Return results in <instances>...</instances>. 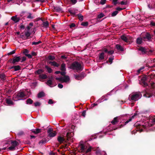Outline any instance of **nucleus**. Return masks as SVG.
Masks as SVG:
<instances>
[{
	"mask_svg": "<svg viewBox=\"0 0 155 155\" xmlns=\"http://www.w3.org/2000/svg\"><path fill=\"white\" fill-rule=\"evenodd\" d=\"M65 65L64 64H62L61 66V70L62 71L61 72V74L62 76L60 77H57L56 78V80L58 81L61 82H68L70 80L69 77L68 76H65Z\"/></svg>",
	"mask_w": 155,
	"mask_h": 155,
	"instance_id": "1",
	"label": "nucleus"
},
{
	"mask_svg": "<svg viewBox=\"0 0 155 155\" xmlns=\"http://www.w3.org/2000/svg\"><path fill=\"white\" fill-rule=\"evenodd\" d=\"M70 68L74 70L81 71L82 70V65L79 62H75L71 65Z\"/></svg>",
	"mask_w": 155,
	"mask_h": 155,
	"instance_id": "2",
	"label": "nucleus"
},
{
	"mask_svg": "<svg viewBox=\"0 0 155 155\" xmlns=\"http://www.w3.org/2000/svg\"><path fill=\"white\" fill-rule=\"evenodd\" d=\"M142 96V94L140 92H136L133 93L130 96L131 101L134 102L137 101Z\"/></svg>",
	"mask_w": 155,
	"mask_h": 155,
	"instance_id": "3",
	"label": "nucleus"
},
{
	"mask_svg": "<svg viewBox=\"0 0 155 155\" xmlns=\"http://www.w3.org/2000/svg\"><path fill=\"white\" fill-rule=\"evenodd\" d=\"M102 51L103 52L100 54L99 55V59L100 60H102L104 59V54L105 53H107L108 54H113L114 51L113 50H110V51H108V49L106 48H104L102 49Z\"/></svg>",
	"mask_w": 155,
	"mask_h": 155,
	"instance_id": "4",
	"label": "nucleus"
},
{
	"mask_svg": "<svg viewBox=\"0 0 155 155\" xmlns=\"http://www.w3.org/2000/svg\"><path fill=\"white\" fill-rule=\"evenodd\" d=\"M153 88H148L146 89L145 93L144 94V96L146 97L149 98L151 97L153 95L152 92Z\"/></svg>",
	"mask_w": 155,
	"mask_h": 155,
	"instance_id": "5",
	"label": "nucleus"
},
{
	"mask_svg": "<svg viewBox=\"0 0 155 155\" xmlns=\"http://www.w3.org/2000/svg\"><path fill=\"white\" fill-rule=\"evenodd\" d=\"M48 137H53L55 136L56 134V133L55 131H53V130L51 128H49L48 130Z\"/></svg>",
	"mask_w": 155,
	"mask_h": 155,
	"instance_id": "6",
	"label": "nucleus"
},
{
	"mask_svg": "<svg viewBox=\"0 0 155 155\" xmlns=\"http://www.w3.org/2000/svg\"><path fill=\"white\" fill-rule=\"evenodd\" d=\"M57 140L60 144L63 143L64 142L65 143L67 142L66 140V138H64L61 136H58V137Z\"/></svg>",
	"mask_w": 155,
	"mask_h": 155,
	"instance_id": "7",
	"label": "nucleus"
},
{
	"mask_svg": "<svg viewBox=\"0 0 155 155\" xmlns=\"http://www.w3.org/2000/svg\"><path fill=\"white\" fill-rule=\"evenodd\" d=\"M79 145L80 148V152L83 153H85V149L86 148L84 145L83 143H80L79 144Z\"/></svg>",
	"mask_w": 155,
	"mask_h": 155,
	"instance_id": "8",
	"label": "nucleus"
},
{
	"mask_svg": "<svg viewBox=\"0 0 155 155\" xmlns=\"http://www.w3.org/2000/svg\"><path fill=\"white\" fill-rule=\"evenodd\" d=\"M31 28V27L30 26H28L25 29L26 31L25 32V35L27 37H29L30 35V33L29 32L30 29Z\"/></svg>",
	"mask_w": 155,
	"mask_h": 155,
	"instance_id": "9",
	"label": "nucleus"
},
{
	"mask_svg": "<svg viewBox=\"0 0 155 155\" xmlns=\"http://www.w3.org/2000/svg\"><path fill=\"white\" fill-rule=\"evenodd\" d=\"M137 115V113H134V114L133 116H132V117H130V118L128 120H127L125 122L124 125H126L129 122L131 121L134 118V117Z\"/></svg>",
	"mask_w": 155,
	"mask_h": 155,
	"instance_id": "10",
	"label": "nucleus"
},
{
	"mask_svg": "<svg viewBox=\"0 0 155 155\" xmlns=\"http://www.w3.org/2000/svg\"><path fill=\"white\" fill-rule=\"evenodd\" d=\"M25 95L23 92H20L17 93V97L18 98H22L25 96Z\"/></svg>",
	"mask_w": 155,
	"mask_h": 155,
	"instance_id": "11",
	"label": "nucleus"
},
{
	"mask_svg": "<svg viewBox=\"0 0 155 155\" xmlns=\"http://www.w3.org/2000/svg\"><path fill=\"white\" fill-rule=\"evenodd\" d=\"M71 134V133L70 132H68L67 133L65 137L67 141H69V140L71 139V137L72 136V134Z\"/></svg>",
	"mask_w": 155,
	"mask_h": 155,
	"instance_id": "12",
	"label": "nucleus"
},
{
	"mask_svg": "<svg viewBox=\"0 0 155 155\" xmlns=\"http://www.w3.org/2000/svg\"><path fill=\"white\" fill-rule=\"evenodd\" d=\"M151 38L150 35L148 33H146L145 35V36L143 38V40L144 41L149 40Z\"/></svg>",
	"mask_w": 155,
	"mask_h": 155,
	"instance_id": "13",
	"label": "nucleus"
},
{
	"mask_svg": "<svg viewBox=\"0 0 155 155\" xmlns=\"http://www.w3.org/2000/svg\"><path fill=\"white\" fill-rule=\"evenodd\" d=\"M48 64H51V65L55 67H58L59 65V64L55 61H48Z\"/></svg>",
	"mask_w": 155,
	"mask_h": 155,
	"instance_id": "14",
	"label": "nucleus"
},
{
	"mask_svg": "<svg viewBox=\"0 0 155 155\" xmlns=\"http://www.w3.org/2000/svg\"><path fill=\"white\" fill-rule=\"evenodd\" d=\"M39 78L40 80L41 81L42 80L46 79L47 78V76L45 74H41L39 75Z\"/></svg>",
	"mask_w": 155,
	"mask_h": 155,
	"instance_id": "15",
	"label": "nucleus"
},
{
	"mask_svg": "<svg viewBox=\"0 0 155 155\" xmlns=\"http://www.w3.org/2000/svg\"><path fill=\"white\" fill-rule=\"evenodd\" d=\"M45 93L42 91L39 92L37 95V97L38 98H42L45 96Z\"/></svg>",
	"mask_w": 155,
	"mask_h": 155,
	"instance_id": "16",
	"label": "nucleus"
},
{
	"mask_svg": "<svg viewBox=\"0 0 155 155\" xmlns=\"http://www.w3.org/2000/svg\"><path fill=\"white\" fill-rule=\"evenodd\" d=\"M20 57H16L13 58L12 63H14L16 62H18L20 60Z\"/></svg>",
	"mask_w": 155,
	"mask_h": 155,
	"instance_id": "17",
	"label": "nucleus"
},
{
	"mask_svg": "<svg viewBox=\"0 0 155 155\" xmlns=\"http://www.w3.org/2000/svg\"><path fill=\"white\" fill-rule=\"evenodd\" d=\"M35 134H37L41 132V130L39 128H36L32 131Z\"/></svg>",
	"mask_w": 155,
	"mask_h": 155,
	"instance_id": "18",
	"label": "nucleus"
},
{
	"mask_svg": "<svg viewBox=\"0 0 155 155\" xmlns=\"http://www.w3.org/2000/svg\"><path fill=\"white\" fill-rule=\"evenodd\" d=\"M118 122V117H114L113 120L111 121V123L114 125H115Z\"/></svg>",
	"mask_w": 155,
	"mask_h": 155,
	"instance_id": "19",
	"label": "nucleus"
},
{
	"mask_svg": "<svg viewBox=\"0 0 155 155\" xmlns=\"http://www.w3.org/2000/svg\"><path fill=\"white\" fill-rule=\"evenodd\" d=\"M48 141L45 138H44L42 139L39 142V144H44L46 143Z\"/></svg>",
	"mask_w": 155,
	"mask_h": 155,
	"instance_id": "20",
	"label": "nucleus"
},
{
	"mask_svg": "<svg viewBox=\"0 0 155 155\" xmlns=\"http://www.w3.org/2000/svg\"><path fill=\"white\" fill-rule=\"evenodd\" d=\"M11 19L15 22H17L19 21V18L17 17L16 16L12 17Z\"/></svg>",
	"mask_w": 155,
	"mask_h": 155,
	"instance_id": "21",
	"label": "nucleus"
},
{
	"mask_svg": "<svg viewBox=\"0 0 155 155\" xmlns=\"http://www.w3.org/2000/svg\"><path fill=\"white\" fill-rule=\"evenodd\" d=\"M11 143L12 144V145L13 146L15 147L19 144L15 140L11 141Z\"/></svg>",
	"mask_w": 155,
	"mask_h": 155,
	"instance_id": "22",
	"label": "nucleus"
},
{
	"mask_svg": "<svg viewBox=\"0 0 155 155\" xmlns=\"http://www.w3.org/2000/svg\"><path fill=\"white\" fill-rule=\"evenodd\" d=\"M6 103L9 105H13L14 103L10 99H7L6 100Z\"/></svg>",
	"mask_w": 155,
	"mask_h": 155,
	"instance_id": "23",
	"label": "nucleus"
},
{
	"mask_svg": "<svg viewBox=\"0 0 155 155\" xmlns=\"http://www.w3.org/2000/svg\"><path fill=\"white\" fill-rule=\"evenodd\" d=\"M139 50L141 51L142 52L146 53L147 51V50L144 48L140 47L139 48Z\"/></svg>",
	"mask_w": 155,
	"mask_h": 155,
	"instance_id": "24",
	"label": "nucleus"
},
{
	"mask_svg": "<svg viewBox=\"0 0 155 155\" xmlns=\"http://www.w3.org/2000/svg\"><path fill=\"white\" fill-rule=\"evenodd\" d=\"M143 40V38L142 39L141 38H139L137 39V43L138 44H140L141 43L142 40Z\"/></svg>",
	"mask_w": 155,
	"mask_h": 155,
	"instance_id": "25",
	"label": "nucleus"
},
{
	"mask_svg": "<svg viewBox=\"0 0 155 155\" xmlns=\"http://www.w3.org/2000/svg\"><path fill=\"white\" fill-rule=\"evenodd\" d=\"M146 80V78L145 77H143L141 79V81L143 82V84L145 86H147V84L145 81V80Z\"/></svg>",
	"mask_w": 155,
	"mask_h": 155,
	"instance_id": "26",
	"label": "nucleus"
},
{
	"mask_svg": "<svg viewBox=\"0 0 155 155\" xmlns=\"http://www.w3.org/2000/svg\"><path fill=\"white\" fill-rule=\"evenodd\" d=\"M121 38L122 40H123L124 41L126 42H128V38L124 35H122L121 36Z\"/></svg>",
	"mask_w": 155,
	"mask_h": 155,
	"instance_id": "27",
	"label": "nucleus"
},
{
	"mask_svg": "<svg viewBox=\"0 0 155 155\" xmlns=\"http://www.w3.org/2000/svg\"><path fill=\"white\" fill-rule=\"evenodd\" d=\"M116 48L117 49L120 51H123V48L122 47L119 45H116Z\"/></svg>",
	"mask_w": 155,
	"mask_h": 155,
	"instance_id": "28",
	"label": "nucleus"
},
{
	"mask_svg": "<svg viewBox=\"0 0 155 155\" xmlns=\"http://www.w3.org/2000/svg\"><path fill=\"white\" fill-rule=\"evenodd\" d=\"M26 102L28 104H31L33 103V101L31 99L28 98L26 100Z\"/></svg>",
	"mask_w": 155,
	"mask_h": 155,
	"instance_id": "29",
	"label": "nucleus"
},
{
	"mask_svg": "<svg viewBox=\"0 0 155 155\" xmlns=\"http://www.w3.org/2000/svg\"><path fill=\"white\" fill-rule=\"evenodd\" d=\"M45 68L47 69V71L49 73H51L52 72V69L48 66H45Z\"/></svg>",
	"mask_w": 155,
	"mask_h": 155,
	"instance_id": "30",
	"label": "nucleus"
},
{
	"mask_svg": "<svg viewBox=\"0 0 155 155\" xmlns=\"http://www.w3.org/2000/svg\"><path fill=\"white\" fill-rule=\"evenodd\" d=\"M93 149V148L92 147L90 146L89 147V148L87 149L85 151V154H87L89 152L91 151L92 149Z\"/></svg>",
	"mask_w": 155,
	"mask_h": 155,
	"instance_id": "31",
	"label": "nucleus"
},
{
	"mask_svg": "<svg viewBox=\"0 0 155 155\" xmlns=\"http://www.w3.org/2000/svg\"><path fill=\"white\" fill-rule=\"evenodd\" d=\"M135 124V127H138L139 128H141L142 127L143 128H146V126L144 125H141L140 124Z\"/></svg>",
	"mask_w": 155,
	"mask_h": 155,
	"instance_id": "32",
	"label": "nucleus"
},
{
	"mask_svg": "<svg viewBox=\"0 0 155 155\" xmlns=\"http://www.w3.org/2000/svg\"><path fill=\"white\" fill-rule=\"evenodd\" d=\"M44 72V71L42 70L39 69L37 71H36L35 72V73L36 74H41V73L43 72Z\"/></svg>",
	"mask_w": 155,
	"mask_h": 155,
	"instance_id": "33",
	"label": "nucleus"
},
{
	"mask_svg": "<svg viewBox=\"0 0 155 155\" xmlns=\"http://www.w3.org/2000/svg\"><path fill=\"white\" fill-rule=\"evenodd\" d=\"M28 18L30 19H32L34 18L33 16L32 15V14L30 13H28L27 15V17Z\"/></svg>",
	"mask_w": 155,
	"mask_h": 155,
	"instance_id": "34",
	"label": "nucleus"
},
{
	"mask_svg": "<svg viewBox=\"0 0 155 155\" xmlns=\"http://www.w3.org/2000/svg\"><path fill=\"white\" fill-rule=\"evenodd\" d=\"M5 76L4 74H0V78L2 80H4L5 79Z\"/></svg>",
	"mask_w": 155,
	"mask_h": 155,
	"instance_id": "35",
	"label": "nucleus"
},
{
	"mask_svg": "<svg viewBox=\"0 0 155 155\" xmlns=\"http://www.w3.org/2000/svg\"><path fill=\"white\" fill-rule=\"evenodd\" d=\"M43 25L45 27H47L48 26L49 23L47 21L44 22L43 24Z\"/></svg>",
	"mask_w": 155,
	"mask_h": 155,
	"instance_id": "36",
	"label": "nucleus"
},
{
	"mask_svg": "<svg viewBox=\"0 0 155 155\" xmlns=\"http://www.w3.org/2000/svg\"><path fill=\"white\" fill-rule=\"evenodd\" d=\"M14 68L15 71L19 70L20 68V66L18 65L15 66Z\"/></svg>",
	"mask_w": 155,
	"mask_h": 155,
	"instance_id": "37",
	"label": "nucleus"
},
{
	"mask_svg": "<svg viewBox=\"0 0 155 155\" xmlns=\"http://www.w3.org/2000/svg\"><path fill=\"white\" fill-rule=\"evenodd\" d=\"M48 59L49 60H53L55 59V57L52 55H49L48 57Z\"/></svg>",
	"mask_w": 155,
	"mask_h": 155,
	"instance_id": "38",
	"label": "nucleus"
},
{
	"mask_svg": "<svg viewBox=\"0 0 155 155\" xmlns=\"http://www.w3.org/2000/svg\"><path fill=\"white\" fill-rule=\"evenodd\" d=\"M118 13V12L117 11H115L113 12L111 14L112 16H114L116 15Z\"/></svg>",
	"mask_w": 155,
	"mask_h": 155,
	"instance_id": "39",
	"label": "nucleus"
},
{
	"mask_svg": "<svg viewBox=\"0 0 155 155\" xmlns=\"http://www.w3.org/2000/svg\"><path fill=\"white\" fill-rule=\"evenodd\" d=\"M34 104L35 107L40 106L41 105V104L38 101L36 102Z\"/></svg>",
	"mask_w": 155,
	"mask_h": 155,
	"instance_id": "40",
	"label": "nucleus"
},
{
	"mask_svg": "<svg viewBox=\"0 0 155 155\" xmlns=\"http://www.w3.org/2000/svg\"><path fill=\"white\" fill-rule=\"evenodd\" d=\"M88 22H84L81 23V25L84 26H87L88 25Z\"/></svg>",
	"mask_w": 155,
	"mask_h": 155,
	"instance_id": "41",
	"label": "nucleus"
},
{
	"mask_svg": "<svg viewBox=\"0 0 155 155\" xmlns=\"http://www.w3.org/2000/svg\"><path fill=\"white\" fill-rule=\"evenodd\" d=\"M41 43V41H38L37 42H32V45H37Z\"/></svg>",
	"mask_w": 155,
	"mask_h": 155,
	"instance_id": "42",
	"label": "nucleus"
},
{
	"mask_svg": "<svg viewBox=\"0 0 155 155\" xmlns=\"http://www.w3.org/2000/svg\"><path fill=\"white\" fill-rule=\"evenodd\" d=\"M114 59L113 57H110L108 60V62L110 63V64H111L112 62V61Z\"/></svg>",
	"mask_w": 155,
	"mask_h": 155,
	"instance_id": "43",
	"label": "nucleus"
},
{
	"mask_svg": "<svg viewBox=\"0 0 155 155\" xmlns=\"http://www.w3.org/2000/svg\"><path fill=\"white\" fill-rule=\"evenodd\" d=\"M104 16V15L103 13H101L97 16V17L99 18H102Z\"/></svg>",
	"mask_w": 155,
	"mask_h": 155,
	"instance_id": "44",
	"label": "nucleus"
},
{
	"mask_svg": "<svg viewBox=\"0 0 155 155\" xmlns=\"http://www.w3.org/2000/svg\"><path fill=\"white\" fill-rule=\"evenodd\" d=\"M8 149L10 150H15V147L12 146H11L9 147L8 148Z\"/></svg>",
	"mask_w": 155,
	"mask_h": 155,
	"instance_id": "45",
	"label": "nucleus"
},
{
	"mask_svg": "<svg viewBox=\"0 0 155 155\" xmlns=\"http://www.w3.org/2000/svg\"><path fill=\"white\" fill-rule=\"evenodd\" d=\"M150 120H151V122L153 124H155V116H154L152 119H151Z\"/></svg>",
	"mask_w": 155,
	"mask_h": 155,
	"instance_id": "46",
	"label": "nucleus"
},
{
	"mask_svg": "<svg viewBox=\"0 0 155 155\" xmlns=\"http://www.w3.org/2000/svg\"><path fill=\"white\" fill-rule=\"evenodd\" d=\"M149 76L151 79L155 77V75L154 74H150Z\"/></svg>",
	"mask_w": 155,
	"mask_h": 155,
	"instance_id": "47",
	"label": "nucleus"
},
{
	"mask_svg": "<svg viewBox=\"0 0 155 155\" xmlns=\"http://www.w3.org/2000/svg\"><path fill=\"white\" fill-rule=\"evenodd\" d=\"M78 17L80 20L82 21L83 20V16L81 15H78Z\"/></svg>",
	"mask_w": 155,
	"mask_h": 155,
	"instance_id": "48",
	"label": "nucleus"
},
{
	"mask_svg": "<svg viewBox=\"0 0 155 155\" xmlns=\"http://www.w3.org/2000/svg\"><path fill=\"white\" fill-rule=\"evenodd\" d=\"M47 84L49 86H50L52 84V81L51 80H49L47 81Z\"/></svg>",
	"mask_w": 155,
	"mask_h": 155,
	"instance_id": "49",
	"label": "nucleus"
},
{
	"mask_svg": "<svg viewBox=\"0 0 155 155\" xmlns=\"http://www.w3.org/2000/svg\"><path fill=\"white\" fill-rule=\"evenodd\" d=\"M48 103L49 104H52L53 103V101L52 100L50 99L48 101Z\"/></svg>",
	"mask_w": 155,
	"mask_h": 155,
	"instance_id": "50",
	"label": "nucleus"
},
{
	"mask_svg": "<svg viewBox=\"0 0 155 155\" xmlns=\"http://www.w3.org/2000/svg\"><path fill=\"white\" fill-rule=\"evenodd\" d=\"M24 134V132L23 131H21L18 133V135L19 136H21L23 135Z\"/></svg>",
	"mask_w": 155,
	"mask_h": 155,
	"instance_id": "51",
	"label": "nucleus"
},
{
	"mask_svg": "<svg viewBox=\"0 0 155 155\" xmlns=\"http://www.w3.org/2000/svg\"><path fill=\"white\" fill-rule=\"evenodd\" d=\"M86 111L85 110H84L82 113V116H83L84 117H85L86 115Z\"/></svg>",
	"mask_w": 155,
	"mask_h": 155,
	"instance_id": "52",
	"label": "nucleus"
},
{
	"mask_svg": "<svg viewBox=\"0 0 155 155\" xmlns=\"http://www.w3.org/2000/svg\"><path fill=\"white\" fill-rule=\"evenodd\" d=\"M124 8H120V7H118L116 9L118 11H120L122 10L123 9H124Z\"/></svg>",
	"mask_w": 155,
	"mask_h": 155,
	"instance_id": "53",
	"label": "nucleus"
},
{
	"mask_svg": "<svg viewBox=\"0 0 155 155\" xmlns=\"http://www.w3.org/2000/svg\"><path fill=\"white\" fill-rule=\"evenodd\" d=\"M113 0V3L115 5L117 3V1L118 0Z\"/></svg>",
	"mask_w": 155,
	"mask_h": 155,
	"instance_id": "54",
	"label": "nucleus"
},
{
	"mask_svg": "<svg viewBox=\"0 0 155 155\" xmlns=\"http://www.w3.org/2000/svg\"><path fill=\"white\" fill-rule=\"evenodd\" d=\"M71 2L73 4H74L77 2V0H70Z\"/></svg>",
	"mask_w": 155,
	"mask_h": 155,
	"instance_id": "55",
	"label": "nucleus"
},
{
	"mask_svg": "<svg viewBox=\"0 0 155 155\" xmlns=\"http://www.w3.org/2000/svg\"><path fill=\"white\" fill-rule=\"evenodd\" d=\"M25 55L28 57L29 58H32V56L30 54H25Z\"/></svg>",
	"mask_w": 155,
	"mask_h": 155,
	"instance_id": "56",
	"label": "nucleus"
},
{
	"mask_svg": "<svg viewBox=\"0 0 155 155\" xmlns=\"http://www.w3.org/2000/svg\"><path fill=\"white\" fill-rule=\"evenodd\" d=\"M26 60V57H23L22 58V59H21V62L25 61Z\"/></svg>",
	"mask_w": 155,
	"mask_h": 155,
	"instance_id": "57",
	"label": "nucleus"
},
{
	"mask_svg": "<svg viewBox=\"0 0 155 155\" xmlns=\"http://www.w3.org/2000/svg\"><path fill=\"white\" fill-rule=\"evenodd\" d=\"M106 1V0H101V3L102 5L104 4L105 3Z\"/></svg>",
	"mask_w": 155,
	"mask_h": 155,
	"instance_id": "58",
	"label": "nucleus"
},
{
	"mask_svg": "<svg viewBox=\"0 0 155 155\" xmlns=\"http://www.w3.org/2000/svg\"><path fill=\"white\" fill-rule=\"evenodd\" d=\"M144 68V67H141V68H140L138 70V72L139 73L141 71L143 70V69Z\"/></svg>",
	"mask_w": 155,
	"mask_h": 155,
	"instance_id": "59",
	"label": "nucleus"
},
{
	"mask_svg": "<svg viewBox=\"0 0 155 155\" xmlns=\"http://www.w3.org/2000/svg\"><path fill=\"white\" fill-rule=\"evenodd\" d=\"M15 53V51L14 50V51H12V52L8 53V54L9 55L12 54H14Z\"/></svg>",
	"mask_w": 155,
	"mask_h": 155,
	"instance_id": "60",
	"label": "nucleus"
},
{
	"mask_svg": "<svg viewBox=\"0 0 155 155\" xmlns=\"http://www.w3.org/2000/svg\"><path fill=\"white\" fill-rule=\"evenodd\" d=\"M28 50L26 49H25L23 51V53L25 54H27V53H28Z\"/></svg>",
	"mask_w": 155,
	"mask_h": 155,
	"instance_id": "61",
	"label": "nucleus"
},
{
	"mask_svg": "<svg viewBox=\"0 0 155 155\" xmlns=\"http://www.w3.org/2000/svg\"><path fill=\"white\" fill-rule=\"evenodd\" d=\"M67 146V145L66 144H65L64 145H62L61 146V148L62 149V148H64L65 149V148Z\"/></svg>",
	"mask_w": 155,
	"mask_h": 155,
	"instance_id": "62",
	"label": "nucleus"
},
{
	"mask_svg": "<svg viewBox=\"0 0 155 155\" xmlns=\"http://www.w3.org/2000/svg\"><path fill=\"white\" fill-rule=\"evenodd\" d=\"M96 154L97 155H101V153L100 151L97 150L96 152Z\"/></svg>",
	"mask_w": 155,
	"mask_h": 155,
	"instance_id": "63",
	"label": "nucleus"
},
{
	"mask_svg": "<svg viewBox=\"0 0 155 155\" xmlns=\"http://www.w3.org/2000/svg\"><path fill=\"white\" fill-rule=\"evenodd\" d=\"M75 25L74 23H72L70 25V28H71L72 27H74L75 26Z\"/></svg>",
	"mask_w": 155,
	"mask_h": 155,
	"instance_id": "64",
	"label": "nucleus"
}]
</instances>
